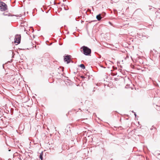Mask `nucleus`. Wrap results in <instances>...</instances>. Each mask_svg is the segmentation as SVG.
<instances>
[{"mask_svg":"<svg viewBox=\"0 0 160 160\" xmlns=\"http://www.w3.org/2000/svg\"><path fill=\"white\" fill-rule=\"evenodd\" d=\"M81 52L86 56H91V50L88 47L83 46L80 48Z\"/></svg>","mask_w":160,"mask_h":160,"instance_id":"1","label":"nucleus"},{"mask_svg":"<svg viewBox=\"0 0 160 160\" xmlns=\"http://www.w3.org/2000/svg\"><path fill=\"white\" fill-rule=\"evenodd\" d=\"M76 113L79 115L80 119H87L86 117H85V113L84 111H78L76 112Z\"/></svg>","mask_w":160,"mask_h":160,"instance_id":"2","label":"nucleus"},{"mask_svg":"<svg viewBox=\"0 0 160 160\" xmlns=\"http://www.w3.org/2000/svg\"><path fill=\"white\" fill-rule=\"evenodd\" d=\"M7 9V6L2 2H0V9L1 11H4Z\"/></svg>","mask_w":160,"mask_h":160,"instance_id":"3","label":"nucleus"},{"mask_svg":"<svg viewBox=\"0 0 160 160\" xmlns=\"http://www.w3.org/2000/svg\"><path fill=\"white\" fill-rule=\"evenodd\" d=\"M21 36L20 35L17 34L15 35L14 38V42L19 44L20 42Z\"/></svg>","mask_w":160,"mask_h":160,"instance_id":"4","label":"nucleus"},{"mask_svg":"<svg viewBox=\"0 0 160 160\" xmlns=\"http://www.w3.org/2000/svg\"><path fill=\"white\" fill-rule=\"evenodd\" d=\"M71 56V55H67L64 56V60L65 62H66L67 63L70 62Z\"/></svg>","mask_w":160,"mask_h":160,"instance_id":"5","label":"nucleus"},{"mask_svg":"<svg viewBox=\"0 0 160 160\" xmlns=\"http://www.w3.org/2000/svg\"><path fill=\"white\" fill-rule=\"evenodd\" d=\"M61 9H63L65 10H68V6L64 3H62L61 5Z\"/></svg>","mask_w":160,"mask_h":160,"instance_id":"6","label":"nucleus"},{"mask_svg":"<svg viewBox=\"0 0 160 160\" xmlns=\"http://www.w3.org/2000/svg\"><path fill=\"white\" fill-rule=\"evenodd\" d=\"M102 17L101 16V14H99L97 15L96 16V18L98 21H99L101 20V19H102Z\"/></svg>","mask_w":160,"mask_h":160,"instance_id":"7","label":"nucleus"},{"mask_svg":"<svg viewBox=\"0 0 160 160\" xmlns=\"http://www.w3.org/2000/svg\"><path fill=\"white\" fill-rule=\"evenodd\" d=\"M112 72H111V75L112 76H115L117 74V73L116 71H113V72L112 71Z\"/></svg>","mask_w":160,"mask_h":160,"instance_id":"8","label":"nucleus"},{"mask_svg":"<svg viewBox=\"0 0 160 160\" xmlns=\"http://www.w3.org/2000/svg\"><path fill=\"white\" fill-rule=\"evenodd\" d=\"M42 156H43V152H42L41 153H40L39 157V158L41 160H43Z\"/></svg>","mask_w":160,"mask_h":160,"instance_id":"9","label":"nucleus"},{"mask_svg":"<svg viewBox=\"0 0 160 160\" xmlns=\"http://www.w3.org/2000/svg\"><path fill=\"white\" fill-rule=\"evenodd\" d=\"M80 67L82 68L83 69H85V65L83 64H81L80 65Z\"/></svg>","mask_w":160,"mask_h":160,"instance_id":"10","label":"nucleus"},{"mask_svg":"<svg viewBox=\"0 0 160 160\" xmlns=\"http://www.w3.org/2000/svg\"><path fill=\"white\" fill-rule=\"evenodd\" d=\"M142 37H141L140 38H143V39H147V37L146 36H144L143 35V34L142 33Z\"/></svg>","mask_w":160,"mask_h":160,"instance_id":"11","label":"nucleus"},{"mask_svg":"<svg viewBox=\"0 0 160 160\" xmlns=\"http://www.w3.org/2000/svg\"><path fill=\"white\" fill-rule=\"evenodd\" d=\"M154 129V130L155 131L156 130V128L154 127H153V126L152 127V128L150 129L151 130H152Z\"/></svg>","mask_w":160,"mask_h":160,"instance_id":"12","label":"nucleus"},{"mask_svg":"<svg viewBox=\"0 0 160 160\" xmlns=\"http://www.w3.org/2000/svg\"><path fill=\"white\" fill-rule=\"evenodd\" d=\"M129 58V57L128 55H127L126 57L125 58L124 60H127V59H128Z\"/></svg>","mask_w":160,"mask_h":160,"instance_id":"13","label":"nucleus"},{"mask_svg":"<svg viewBox=\"0 0 160 160\" xmlns=\"http://www.w3.org/2000/svg\"><path fill=\"white\" fill-rule=\"evenodd\" d=\"M81 77L82 78H87V76H86V77H85L84 76H81Z\"/></svg>","mask_w":160,"mask_h":160,"instance_id":"14","label":"nucleus"},{"mask_svg":"<svg viewBox=\"0 0 160 160\" xmlns=\"http://www.w3.org/2000/svg\"><path fill=\"white\" fill-rule=\"evenodd\" d=\"M156 106L158 107V108H156L157 110L158 111L160 110V106L158 107L157 105H156Z\"/></svg>","mask_w":160,"mask_h":160,"instance_id":"15","label":"nucleus"},{"mask_svg":"<svg viewBox=\"0 0 160 160\" xmlns=\"http://www.w3.org/2000/svg\"><path fill=\"white\" fill-rule=\"evenodd\" d=\"M4 132L2 131H0V134L1 135H3Z\"/></svg>","mask_w":160,"mask_h":160,"instance_id":"16","label":"nucleus"},{"mask_svg":"<svg viewBox=\"0 0 160 160\" xmlns=\"http://www.w3.org/2000/svg\"><path fill=\"white\" fill-rule=\"evenodd\" d=\"M128 85V84H127L126 85V86L125 87V88H129Z\"/></svg>","mask_w":160,"mask_h":160,"instance_id":"17","label":"nucleus"},{"mask_svg":"<svg viewBox=\"0 0 160 160\" xmlns=\"http://www.w3.org/2000/svg\"><path fill=\"white\" fill-rule=\"evenodd\" d=\"M72 113V111H70L69 112H68V114H70V115H71Z\"/></svg>","mask_w":160,"mask_h":160,"instance_id":"18","label":"nucleus"},{"mask_svg":"<svg viewBox=\"0 0 160 160\" xmlns=\"http://www.w3.org/2000/svg\"><path fill=\"white\" fill-rule=\"evenodd\" d=\"M128 81L129 82H130V83H131V81H130V80L129 79V78H128Z\"/></svg>","mask_w":160,"mask_h":160,"instance_id":"19","label":"nucleus"},{"mask_svg":"<svg viewBox=\"0 0 160 160\" xmlns=\"http://www.w3.org/2000/svg\"><path fill=\"white\" fill-rule=\"evenodd\" d=\"M144 30V29L142 28V29H141V30Z\"/></svg>","mask_w":160,"mask_h":160,"instance_id":"20","label":"nucleus"},{"mask_svg":"<svg viewBox=\"0 0 160 160\" xmlns=\"http://www.w3.org/2000/svg\"><path fill=\"white\" fill-rule=\"evenodd\" d=\"M88 79H89V77H88Z\"/></svg>","mask_w":160,"mask_h":160,"instance_id":"21","label":"nucleus"},{"mask_svg":"<svg viewBox=\"0 0 160 160\" xmlns=\"http://www.w3.org/2000/svg\"><path fill=\"white\" fill-rule=\"evenodd\" d=\"M116 78H114V79H115V80H116Z\"/></svg>","mask_w":160,"mask_h":160,"instance_id":"22","label":"nucleus"},{"mask_svg":"<svg viewBox=\"0 0 160 160\" xmlns=\"http://www.w3.org/2000/svg\"><path fill=\"white\" fill-rule=\"evenodd\" d=\"M134 115L136 116V114L135 113L134 114Z\"/></svg>","mask_w":160,"mask_h":160,"instance_id":"23","label":"nucleus"}]
</instances>
